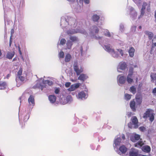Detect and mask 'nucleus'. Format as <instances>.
I'll return each mask as SVG.
<instances>
[{
    "mask_svg": "<svg viewBox=\"0 0 156 156\" xmlns=\"http://www.w3.org/2000/svg\"><path fill=\"white\" fill-rule=\"evenodd\" d=\"M153 111L150 109H148L144 114L143 118H146L147 117L149 118L150 121L152 122L154 119V114Z\"/></svg>",
    "mask_w": 156,
    "mask_h": 156,
    "instance_id": "1",
    "label": "nucleus"
},
{
    "mask_svg": "<svg viewBox=\"0 0 156 156\" xmlns=\"http://www.w3.org/2000/svg\"><path fill=\"white\" fill-rule=\"evenodd\" d=\"M73 68L74 71L76 72V75L77 76L80 75V73H82L83 71V69L81 67L80 69H79L77 63H75L74 64Z\"/></svg>",
    "mask_w": 156,
    "mask_h": 156,
    "instance_id": "2",
    "label": "nucleus"
},
{
    "mask_svg": "<svg viewBox=\"0 0 156 156\" xmlns=\"http://www.w3.org/2000/svg\"><path fill=\"white\" fill-rule=\"evenodd\" d=\"M131 120L132 123L134 125V128L135 129L138 128V120L137 117L136 116H133L131 118Z\"/></svg>",
    "mask_w": 156,
    "mask_h": 156,
    "instance_id": "3",
    "label": "nucleus"
},
{
    "mask_svg": "<svg viewBox=\"0 0 156 156\" xmlns=\"http://www.w3.org/2000/svg\"><path fill=\"white\" fill-rule=\"evenodd\" d=\"M86 94L84 91H81L79 92L77 95V97L79 99H86Z\"/></svg>",
    "mask_w": 156,
    "mask_h": 156,
    "instance_id": "4",
    "label": "nucleus"
},
{
    "mask_svg": "<svg viewBox=\"0 0 156 156\" xmlns=\"http://www.w3.org/2000/svg\"><path fill=\"white\" fill-rule=\"evenodd\" d=\"M140 138V136L138 134H135L134 136H131V140L133 142H135L137 140H139Z\"/></svg>",
    "mask_w": 156,
    "mask_h": 156,
    "instance_id": "5",
    "label": "nucleus"
},
{
    "mask_svg": "<svg viewBox=\"0 0 156 156\" xmlns=\"http://www.w3.org/2000/svg\"><path fill=\"white\" fill-rule=\"evenodd\" d=\"M88 78V76L87 75L84 74L82 73L80 74L78 78V79L83 82L84 81Z\"/></svg>",
    "mask_w": 156,
    "mask_h": 156,
    "instance_id": "6",
    "label": "nucleus"
},
{
    "mask_svg": "<svg viewBox=\"0 0 156 156\" xmlns=\"http://www.w3.org/2000/svg\"><path fill=\"white\" fill-rule=\"evenodd\" d=\"M126 81V77L124 76H121L118 79V82L120 84H124Z\"/></svg>",
    "mask_w": 156,
    "mask_h": 156,
    "instance_id": "7",
    "label": "nucleus"
},
{
    "mask_svg": "<svg viewBox=\"0 0 156 156\" xmlns=\"http://www.w3.org/2000/svg\"><path fill=\"white\" fill-rule=\"evenodd\" d=\"M28 101L30 105H34L35 104L34 99V96L30 95L28 99Z\"/></svg>",
    "mask_w": 156,
    "mask_h": 156,
    "instance_id": "8",
    "label": "nucleus"
},
{
    "mask_svg": "<svg viewBox=\"0 0 156 156\" xmlns=\"http://www.w3.org/2000/svg\"><path fill=\"white\" fill-rule=\"evenodd\" d=\"M15 54V52L14 51H13L12 52L8 51L7 53L6 57L9 59H12L14 56Z\"/></svg>",
    "mask_w": 156,
    "mask_h": 156,
    "instance_id": "9",
    "label": "nucleus"
},
{
    "mask_svg": "<svg viewBox=\"0 0 156 156\" xmlns=\"http://www.w3.org/2000/svg\"><path fill=\"white\" fill-rule=\"evenodd\" d=\"M135 105V102L134 99L130 101V107L133 112H135L136 110Z\"/></svg>",
    "mask_w": 156,
    "mask_h": 156,
    "instance_id": "10",
    "label": "nucleus"
},
{
    "mask_svg": "<svg viewBox=\"0 0 156 156\" xmlns=\"http://www.w3.org/2000/svg\"><path fill=\"white\" fill-rule=\"evenodd\" d=\"M127 64L125 62H121L119 65V68L121 70H125L127 67Z\"/></svg>",
    "mask_w": 156,
    "mask_h": 156,
    "instance_id": "11",
    "label": "nucleus"
},
{
    "mask_svg": "<svg viewBox=\"0 0 156 156\" xmlns=\"http://www.w3.org/2000/svg\"><path fill=\"white\" fill-rule=\"evenodd\" d=\"M48 99L50 102L52 103H54L56 101V97L54 95H49L48 97Z\"/></svg>",
    "mask_w": 156,
    "mask_h": 156,
    "instance_id": "12",
    "label": "nucleus"
},
{
    "mask_svg": "<svg viewBox=\"0 0 156 156\" xmlns=\"http://www.w3.org/2000/svg\"><path fill=\"white\" fill-rule=\"evenodd\" d=\"M33 88L35 89L38 88L41 89V90H42L44 87L41 84V83L40 82H37L33 87Z\"/></svg>",
    "mask_w": 156,
    "mask_h": 156,
    "instance_id": "13",
    "label": "nucleus"
},
{
    "mask_svg": "<svg viewBox=\"0 0 156 156\" xmlns=\"http://www.w3.org/2000/svg\"><path fill=\"white\" fill-rule=\"evenodd\" d=\"M132 76L131 74H128L127 76L126 81L129 84H131L133 81V80L132 78Z\"/></svg>",
    "mask_w": 156,
    "mask_h": 156,
    "instance_id": "14",
    "label": "nucleus"
},
{
    "mask_svg": "<svg viewBox=\"0 0 156 156\" xmlns=\"http://www.w3.org/2000/svg\"><path fill=\"white\" fill-rule=\"evenodd\" d=\"M105 50L108 52L115 53L113 49H111L109 45H105Z\"/></svg>",
    "mask_w": 156,
    "mask_h": 156,
    "instance_id": "15",
    "label": "nucleus"
},
{
    "mask_svg": "<svg viewBox=\"0 0 156 156\" xmlns=\"http://www.w3.org/2000/svg\"><path fill=\"white\" fill-rule=\"evenodd\" d=\"M145 33L148 35L149 40H151L154 36V34L153 33L148 31H145L144 32Z\"/></svg>",
    "mask_w": 156,
    "mask_h": 156,
    "instance_id": "16",
    "label": "nucleus"
},
{
    "mask_svg": "<svg viewBox=\"0 0 156 156\" xmlns=\"http://www.w3.org/2000/svg\"><path fill=\"white\" fill-rule=\"evenodd\" d=\"M80 86L79 83H77L75 85H72L69 88V90L71 91L74 90L75 89L78 88Z\"/></svg>",
    "mask_w": 156,
    "mask_h": 156,
    "instance_id": "17",
    "label": "nucleus"
},
{
    "mask_svg": "<svg viewBox=\"0 0 156 156\" xmlns=\"http://www.w3.org/2000/svg\"><path fill=\"white\" fill-rule=\"evenodd\" d=\"M135 52V49L133 47H131L129 49L128 52L129 55L131 57L134 56V53Z\"/></svg>",
    "mask_w": 156,
    "mask_h": 156,
    "instance_id": "18",
    "label": "nucleus"
},
{
    "mask_svg": "<svg viewBox=\"0 0 156 156\" xmlns=\"http://www.w3.org/2000/svg\"><path fill=\"white\" fill-rule=\"evenodd\" d=\"M119 150L123 154L125 153L127 150V149L124 145L120 146L119 148Z\"/></svg>",
    "mask_w": 156,
    "mask_h": 156,
    "instance_id": "19",
    "label": "nucleus"
},
{
    "mask_svg": "<svg viewBox=\"0 0 156 156\" xmlns=\"http://www.w3.org/2000/svg\"><path fill=\"white\" fill-rule=\"evenodd\" d=\"M72 58L71 55L69 53L67 54L66 55L65 60L66 62H69Z\"/></svg>",
    "mask_w": 156,
    "mask_h": 156,
    "instance_id": "20",
    "label": "nucleus"
},
{
    "mask_svg": "<svg viewBox=\"0 0 156 156\" xmlns=\"http://www.w3.org/2000/svg\"><path fill=\"white\" fill-rule=\"evenodd\" d=\"M73 44L72 41L69 40L68 41L66 44L67 48L69 49H71Z\"/></svg>",
    "mask_w": 156,
    "mask_h": 156,
    "instance_id": "21",
    "label": "nucleus"
},
{
    "mask_svg": "<svg viewBox=\"0 0 156 156\" xmlns=\"http://www.w3.org/2000/svg\"><path fill=\"white\" fill-rule=\"evenodd\" d=\"M152 41L153 43L151 45V50H152L153 48H155L156 46V36L154 37L152 40Z\"/></svg>",
    "mask_w": 156,
    "mask_h": 156,
    "instance_id": "22",
    "label": "nucleus"
},
{
    "mask_svg": "<svg viewBox=\"0 0 156 156\" xmlns=\"http://www.w3.org/2000/svg\"><path fill=\"white\" fill-rule=\"evenodd\" d=\"M6 86V84L5 82H0V89L2 90L5 89Z\"/></svg>",
    "mask_w": 156,
    "mask_h": 156,
    "instance_id": "23",
    "label": "nucleus"
},
{
    "mask_svg": "<svg viewBox=\"0 0 156 156\" xmlns=\"http://www.w3.org/2000/svg\"><path fill=\"white\" fill-rule=\"evenodd\" d=\"M99 19V16L96 14L94 15L92 17V19L94 22L98 21Z\"/></svg>",
    "mask_w": 156,
    "mask_h": 156,
    "instance_id": "24",
    "label": "nucleus"
},
{
    "mask_svg": "<svg viewBox=\"0 0 156 156\" xmlns=\"http://www.w3.org/2000/svg\"><path fill=\"white\" fill-rule=\"evenodd\" d=\"M121 142V139L119 138H118L114 141V144L115 146L119 145Z\"/></svg>",
    "mask_w": 156,
    "mask_h": 156,
    "instance_id": "25",
    "label": "nucleus"
},
{
    "mask_svg": "<svg viewBox=\"0 0 156 156\" xmlns=\"http://www.w3.org/2000/svg\"><path fill=\"white\" fill-rule=\"evenodd\" d=\"M150 76L151 78V81L153 82L154 80L156 81V73H151Z\"/></svg>",
    "mask_w": 156,
    "mask_h": 156,
    "instance_id": "26",
    "label": "nucleus"
},
{
    "mask_svg": "<svg viewBox=\"0 0 156 156\" xmlns=\"http://www.w3.org/2000/svg\"><path fill=\"white\" fill-rule=\"evenodd\" d=\"M129 156H137L138 152L134 151H130L129 153Z\"/></svg>",
    "mask_w": 156,
    "mask_h": 156,
    "instance_id": "27",
    "label": "nucleus"
},
{
    "mask_svg": "<svg viewBox=\"0 0 156 156\" xmlns=\"http://www.w3.org/2000/svg\"><path fill=\"white\" fill-rule=\"evenodd\" d=\"M136 100L137 105H140L142 102V98L140 97H136Z\"/></svg>",
    "mask_w": 156,
    "mask_h": 156,
    "instance_id": "28",
    "label": "nucleus"
},
{
    "mask_svg": "<svg viewBox=\"0 0 156 156\" xmlns=\"http://www.w3.org/2000/svg\"><path fill=\"white\" fill-rule=\"evenodd\" d=\"M143 144L144 143L143 142L141 141L140 140L137 143L135 144V146L137 147H141Z\"/></svg>",
    "mask_w": 156,
    "mask_h": 156,
    "instance_id": "29",
    "label": "nucleus"
},
{
    "mask_svg": "<svg viewBox=\"0 0 156 156\" xmlns=\"http://www.w3.org/2000/svg\"><path fill=\"white\" fill-rule=\"evenodd\" d=\"M72 42H76L78 41L77 37L76 36H71L69 38Z\"/></svg>",
    "mask_w": 156,
    "mask_h": 156,
    "instance_id": "30",
    "label": "nucleus"
},
{
    "mask_svg": "<svg viewBox=\"0 0 156 156\" xmlns=\"http://www.w3.org/2000/svg\"><path fill=\"white\" fill-rule=\"evenodd\" d=\"M130 91L133 94H135L136 92V89L134 86H132L130 87Z\"/></svg>",
    "mask_w": 156,
    "mask_h": 156,
    "instance_id": "31",
    "label": "nucleus"
},
{
    "mask_svg": "<svg viewBox=\"0 0 156 156\" xmlns=\"http://www.w3.org/2000/svg\"><path fill=\"white\" fill-rule=\"evenodd\" d=\"M30 117V114L28 113L24 116L23 118V120L24 122H26L27 121Z\"/></svg>",
    "mask_w": 156,
    "mask_h": 156,
    "instance_id": "32",
    "label": "nucleus"
},
{
    "mask_svg": "<svg viewBox=\"0 0 156 156\" xmlns=\"http://www.w3.org/2000/svg\"><path fill=\"white\" fill-rule=\"evenodd\" d=\"M43 83L44 84H48L50 85H52L53 84V83L51 81H50L48 80H43Z\"/></svg>",
    "mask_w": 156,
    "mask_h": 156,
    "instance_id": "33",
    "label": "nucleus"
},
{
    "mask_svg": "<svg viewBox=\"0 0 156 156\" xmlns=\"http://www.w3.org/2000/svg\"><path fill=\"white\" fill-rule=\"evenodd\" d=\"M144 149L145 151L147 152H149L150 151L151 148L150 146H147L144 147Z\"/></svg>",
    "mask_w": 156,
    "mask_h": 156,
    "instance_id": "34",
    "label": "nucleus"
},
{
    "mask_svg": "<svg viewBox=\"0 0 156 156\" xmlns=\"http://www.w3.org/2000/svg\"><path fill=\"white\" fill-rule=\"evenodd\" d=\"M125 96L126 100H129L131 98V95L127 94H125Z\"/></svg>",
    "mask_w": 156,
    "mask_h": 156,
    "instance_id": "35",
    "label": "nucleus"
},
{
    "mask_svg": "<svg viewBox=\"0 0 156 156\" xmlns=\"http://www.w3.org/2000/svg\"><path fill=\"white\" fill-rule=\"evenodd\" d=\"M23 72V69L22 68H20L19 70L17 72V76L18 77H19L20 76H21V75L22 74Z\"/></svg>",
    "mask_w": 156,
    "mask_h": 156,
    "instance_id": "36",
    "label": "nucleus"
},
{
    "mask_svg": "<svg viewBox=\"0 0 156 156\" xmlns=\"http://www.w3.org/2000/svg\"><path fill=\"white\" fill-rule=\"evenodd\" d=\"M59 57L61 58H63L64 57V52L62 51H61L59 53Z\"/></svg>",
    "mask_w": 156,
    "mask_h": 156,
    "instance_id": "37",
    "label": "nucleus"
},
{
    "mask_svg": "<svg viewBox=\"0 0 156 156\" xmlns=\"http://www.w3.org/2000/svg\"><path fill=\"white\" fill-rule=\"evenodd\" d=\"M83 1L86 4H88L90 3L89 0H79V2L80 3H83Z\"/></svg>",
    "mask_w": 156,
    "mask_h": 156,
    "instance_id": "38",
    "label": "nucleus"
},
{
    "mask_svg": "<svg viewBox=\"0 0 156 156\" xmlns=\"http://www.w3.org/2000/svg\"><path fill=\"white\" fill-rule=\"evenodd\" d=\"M66 42V40L64 38L62 39L60 41V44L63 45Z\"/></svg>",
    "mask_w": 156,
    "mask_h": 156,
    "instance_id": "39",
    "label": "nucleus"
},
{
    "mask_svg": "<svg viewBox=\"0 0 156 156\" xmlns=\"http://www.w3.org/2000/svg\"><path fill=\"white\" fill-rule=\"evenodd\" d=\"M133 67H130L129 70L128 74H131L132 75H133Z\"/></svg>",
    "mask_w": 156,
    "mask_h": 156,
    "instance_id": "40",
    "label": "nucleus"
},
{
    "mask_svg": "<svg viewBox=\"0 0 156 156\" xmlns=\"http://www.w3.org/2000/svg\"><path fill=\"white\" fill-rule=\"evenodd\" d=\"M147 5V4L146 2H144L142 5V8L141 9L145 10L146 7Z\"/></svg>",
    "mask_w": 156,
    "mask_h": 156,
    "instance_id": "41",
    "label": "nucleus"
},
{
    "mask_svg": "<svg viewBox=\"0 0 156 156\" xmlns=\"http://www.w3.org/2000/svg\"><path fill=\"white\" fill-rule=\"evenodd\" d=\"M105 35L109 37H111L110 33L107 30H106V33H105Z\"/></svg>",
    "mask_w": 156,
    "mask_h": 156,
    "instance_id": "42",
    "label": "nucleus"
},
{
    "mask_svg": "<svg viewBox=\"0 0 156 156\" xmlns=\"http://www.w3.org/2000/svg\"><path fill=\"white\" fill-rule=\"evenodd\" d=\"M93 28H95V32L96 33H98L99 32V29L97 26H93Z\"/></svg>",
    "mask_w": 156,
    "mask_h": 156,
    "instance_id": "43",
    "label": "nucleus"
},
{
    "mask_svg": "<svg viewBox=\"0 0 156 156\" xmlns=\"http://www.w3.org/2000/svg\"><path fill=\"white\" fill-rule=\"evenodd\" d=\"M139 130L142 132H144L146 130V128L144 126L140 127L139 128Z\"/></svg>",
    "mask_w": 156,
    "mask_h": 156,
    "instance_id": "44",
    "label": "nucleus"
},
{
    "mask_svg": "<svg viewBox=\"0 0 156 156\" xmlns=\"http://www.w3.org/2000/svg\"><path fill=\"white\" fill-rule=\"evenodd\" d=\"M18 77L19 78V79L22 81H24L25 79V77L23 76H20L19 77Z\"/></svg>",
    "mask_w": 156,
    "mask_h": 156,
    "instance_id": "45",
    "label": "nucleus"
},
{
    "mask_svg": "<svg viewBox=\"0 0 156 156\" xmlns=\"http://www.w3.org/2000/svg\"><path fill=\"white\" fill-rule=\"evenodd\" d=\"M145 12H144V10L141 9V14L140 15V16L139 17V18L140 17H142L143 16Z\"/></svg>",
    "mask_w": 156,
    "mask_h": 156,
    "instance_id": "46",
    "label": "nucleus"
},
{
    "mask_svg": "<svg viewBox=\"0 0 156 156\" xmlns=\"http://www.w3.org/2000/svg\"><path fill=\"white\" fill-rule=\"evenodd\" d=\"M60 91V89L59 88H56L55 90V92L56 94H58Z\"/></svg>",
    "mask_w": 156,
    "mask_h": 156,
    "instance_id": "47",
    "label": "nucleus"
},
{
    "mask_svg": "<svg viewBox=\"0 0 156 156\" xmlns=\"http://www.w3.org/2000/svg\"><path fill=\"white\" fill-rule=\"evenodd\" d=\"M12 35L10 36V40H9V47H11V46L12 44Z\"/></svg>",
    "mask_w": 156,
    "mask_h": 156,
    "instance_id": "48",
    "label": "nucleus"
},
{
    "mask_svg": "<svg viewBox=\"0 0 156 156\" xmlns=\"http://www.w3.org/2000/svg\"><path fill=\"white\" fill-rule=\"evenodd\" d=\"M136 26H133L131 28V30L132 31L135 32L136 29Z\"/></svg>",
    "mask_w": 156,
    "mask_h": 156,
    "instance_id": "49",
    "label": "nucleus"
},
{
    "mask_svg": "<svg viewBox=\"0 0 156 156\" xmlns=\"http://www.w3.org/2000/svg\"><path fill=\"white\" fill-rule=\"evenodd\" d=\"M71 84V83L69 82H66V83L65 84V86L66 87H69Z\"/></svg>",
    "mask_w": 156,
    "mask_h": 156,
    "instance_id": "50",
    "label": "nucleus"
},
{
    "mask_svg": "<svg viewBox=\"0 0 156 156\" xmlns=\"http://www.w3.org/2000/svg\"><path fill=\"white\" fill-rule=\"evenodd\" d=\"M128 127L130 128L131 129L133 128V124L131 122H130L128 124Z\"/></svg>",
    "mask_w": 156,
    "mask_h": 156,
    "instance_id": "51",
    "label": "nucleus"
},
{
    "mask_svg": "<svg viewBox=\"0 0 156 156\" xmlns=\"http://www.w3.org/2000/svg\"><path fill=\"white\" fill-rule=\"evenodd\" d=\"M117 50L119 52L121 55L122 56L123 55V52L122 50L121 49H118Z\"/></svg>",
    "mask_w": 156,
    "mask_h": 156,
    "instance_id": "52",
    "label": "nucleus"
},
{
    "mask_svg": "<svg viewBox=\"0 0 156 156\" xmlns=\"http://www.w3.org/2000/svg\"><path fill=\"white\" fill-rule=\"evenodd\" d=\"M18 50H19V54H20V55H21L22 56V53L21 51V50H20V46H19L18 47ZM23 58V57H22Z\"/></svg>",
    "mask_w": 156,
    "mask_h": 156,
    "instance_id": "53",
    "label": "nucleus"
},
{
    "mask_svg": "<svg viewBox=\"0 0 156 156\" xmlns=\"http://www.w3.org/2000/svg\"><path fill=\"white\" fill-rule=\"evenodd\" d=\"M102 37H97V36H95V38L97 40H100L102 38Z\"/></svg>",
    "mask_w": 156,
    "mask_h": 156,
    "instance_id": "54",
    "label": "nucleus"
},
{
    "mask_svg": "<svg viewBox=\"0 0 156 156\" xmlns=\"http://www.w3.org/2000/svg\"><path fill=\"white\" fill-rule=\"evenodd\" d=\"M67 34H73V33L72 32V31H70V30H68L67 31Z\"/></svg>",
    "mask_w": 156,
    "mask_h": 156,
    "instance_id": "55",
    "label": "nucleus"
},
{
    "mask_svg": "<svg viewBox=\"0 0 156 156\" xmlns=\"http://www.w3.org/2000/svg\"><path fill=\"white\" fill-rule=\"evenodd\" d=\"M152 93L154 94H155V93H156V88H154L153 90H152Z\"/></svg>",
    "mask_w": 156,
    "mask_h": 156,
    "instance_id": "56",
    "label": "nucleus"
},
{
    "mask_svg": "<svg viewBox=\"0 0 156 156\" xmlns=\"http://www.w3.org/2000/svg\"><path fill=\"white\" fill-rule=\"evenodd\" d=\"M150 3H149V5H148V7H149V8H147V10L148 12H149L150 11Z\"/></svg>",
    "mask_w": 156,
    "mask_h": 156,
    "instance_id": "57",
    "label": "nucleus"
},
{
    "mask_svg": "<svg viewBox=\"0 0 156 156\" xmlns=\"http://www.w3.org/2000/svg\"><path fill=\"white\" fill-rule=\"evenodd\" d=\"M154 17L155 18V22L156 23V10H155V12Z\"/></svg>",
    "mask_w": 156,
    "mask_h": 156,
    "instance_id": "58",
    "label": "nucleus"
},
{
    "mask_svg": "<svg viewBox=\"0 0 156 156\" xmlns=\"http://www.w3.org/2000/svg\"><path fill=\"white\" fill-rule=\"evenodd\" d=\"M13 32H14V30L13 29L12 30L11 32V35H12V33H13Z\"/></svg>",
    "mask_w": 156,
    "mask_h": 156,
    "instance_id": "59",
    "label": "nucleus"
},
{
    "mask_svg": "<svg viewBox=\"0 0 156 156\" xmlns=\"http://www.w3.org/2000/svg\"><path fill=\"white\" fill-rule=\"evenodd\" d=\"M122 138L123 139H125V137L124 135L122 136Z\"/></svg>",
    "mask_w": 156,
    "mask_h": 156,
    "instance_id": "60",
    "label": "nucleus"
},
{
    "mask_svg": "<svg viewBox=\"0 0 156 156\" xmlns=\"http://www.w3.org/2000/svg\"><path fill=\"white\" fill-rule=\"evenodd\" d=\"M2 55V53L1 52V50L0 49V57Z\"/></svg>",
    "mask_w": 156,
    "mask_h": 156,
    "instance_id": "61",
    "label": "nucleus"
},
{
    "mask_svg": "<svg viewBox=\"0 0 156 156\" xmlns=\"http://www.w3.org/2000/svg\"><path fill=\"white\" fill-rule=\"evenodd\" d=\"M138 28H139V29H141V28H142L141 26H140Z\"/></svg>",
    "mask_w": 156,
    "mask_h": 156,
    "instance_id": "62",
    "label": "nucleus"
},
{
    "mask_svg": "<svg viewBox=\"0 0 156 156\" xmlns=\"http://www.w3.org/2000/svg\"><path fill=\"white\" fill-rule=\"evenodd\" d=\"M83 49L82 47H81V52H82L83 51Z\"/></svg>",
    "mask_w": 156,
    "mask_h": 156,
    "instance_id": "63",
    "label": "nucleus"
},
{
    "mask_svg": "<svg viewBox=\"0 0 156 156\" xmlns=\"http://www.w3.org/2000/svg\"><path fill=\"white\" fill-rule=\"evenodd\" d=\"M16 58H14L13 59V60H12V61H15V60H16Z\"/></svg>",
    "mask_w": 156,
    "mask_h": 156,
    "instance_id": "64",
    "label": "nucleus"
}]
</instances>
